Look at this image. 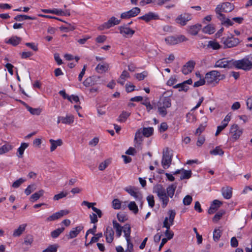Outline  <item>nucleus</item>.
I'll use <instances>...</instances> for the list:
<instances>
[{
	"instance_id": "nucleus-59",
	"label": "nucleus",
	"mask_w": 252,
	"mask_h": 252,
	"mask_svg": "<svg viewBox=\"0 0 252 252\" xmlns=\"http://www.w3.org/2000/svg\"><path fill=\"white\" fill-rule=\"evenodd\" d=\"M148 75V73L147 71H143L140 73H136L135 75V77L139 81L143 80L145 77H146Z\"/></svg>"
},
{
	"instance_id": "nucleus-17",
	"label": "nucleus",
	"mask_w": 252,
	"mask_h": 252,
	"mask_svg": "<svg viewBox=\"0 0 252 252\" xmlns=\"http://www.w3.org/2000/svg\"><path fill=\"white\" fill-rule=\"evenodd\" d=\"M69 213V211L67 210H62L60 211L56 212L55 213H54L51 216L48 217L46 219L47 221H54L55 220H57L62 217H63L64 215H66L68 214Z\"/></svg>"
},
{
	"instance_id": "nucleus-41",
	"label": "nucleus",
	"mask_w": 252,
	"mask_h": 252,
	"mask_svg": "<svg viewBox=\"0 0 252 252\" xmlns=\"http://www.w3.org/2000/svg\"><path fill=\"white\" fill-rule=\"evenodd\" d=\"M64 230V227L59 228L51 233V236L53 238H56L59 236V235L63 232Z\"/></svg>"
},
{
	"instance_id": "nucleus-24",
	"label": "nucleus",
	"mask_w": 252,
	"mask_h": 252,
	"mask_svg": "<svg viewBox=\"0 0 252 252\" xmlns=\"http://www.w3.org/2000/svg\"><path fill=\"white\" fill-rule=\"evenodd\" d=\"M49 142L51 144V152H53L56 150L58 146H61L63 144V141L60 139L57 140H54L52 139H51L49 140Z\"/></svg>"
},
{
	"instance_id": "nucleus-29",
	"label": "nucleus",
	"mask_w": 252,
	"mask_h": 252,
	"mask_svg": "<svg viewBox=\"0 0 252 252\" xmlns=\"http://www.w3.org/2000/svg\"><path fill=\"white\" fill-rule=\"evenodd\" d=\"M108 68L109 64L106 63H103V64H98L96 66L95 69L98 73H102L103 72H106L108 70Z\"/></svg>"
},
{
	"instance_id": "nucleus-58",
	"label": "nucleus",
	"mask_w": 252,
	"mask_h": 252,
	"mask_svg": "<svg viewBox=\"0 0 252 252\" xmlns=\"http://www.w3.org/2000/svg\"><path fill=\"white\" fill-rule=\"evenodd\" d=\"M33 241V237L32 235H27L24 239V244L27 246L31 245Z\"/></svg>"
},
{
	"instance_id": "nucleus-36",
	"label": "nucleus",
	"mask_w": 252,
	"mask_h": 252,
	"mask_svg": "<svg viewBox=\"0 0 252 252\" xmlns=\"http://www.w3.org/2000/svg\"><path fill=\"white\" fill-rule=\"evenodd\" d=\"M41 10L45 13H52L58 15H62L63 13V11L56 8L53 9H42Z\"/></svg>"
},
{
	"instance_id": "nucleus-25",
	"label": "nucleus",
	"mask_w": 252,
	"mask_h": 252,
	"mask_svg": "<svg viewBox=\"0 0 252 252\" xmlns=\"http://www.w3.org/2000/svg\"><path fill=\"white\" fill-rule=\"evenodd\" d=\"M158 17V15L155 14V13L153 12H149L147 14H146L145 15L140 17L139 18L140 19L143 20L145 21L146 22H149L152 19H156Z\"/></svg>"
},
{
	"instance_id": "nucleus-38",
	"label": "nucleus",
	"mask_w": 252,
	"mask_h": 252,
	"mask_svg": "<svg viewBox=\"0 0 252 252\" xmlns=\"http://www.w3.org/2000/svg\"><path fill=\"white\" fill-rule=\"evenodd\" d=\"M14 19L18 21H22L27 19L35 20L36 18L34 17H31L26 15H18L15 17Z\"/></svg>"
},
{
	"instance_id": "nucleus-60",
	"label": "nucleus",
	"mask_w": 252,
	"mask_h": 252,
	"mask_svg": "<svg viewBox=\"0 0 252 252\" xmlns=\"http://www.w3.org/2000/svg\"><path fill=\"white\" fill-rule=\"evenodd\" d=\"M192 201V198L190 195H187L183 199V202L185 205H189Z\"/></svg>"
},
{
	"instance_id": "nucleus-47",
	"label": "nucleus",
	"mask_w": 252,
	"mask_h": 252,
	"mask_svg": "<svg viewBox=\"0 0 252 252\" xmlns=\"http://www.w3.org/2000/svg\"><path fill=\"white\" fill-rule=\"evenodd\" d=\"M225 213V211L224 210H220L214 216L213 221L215 222H218Z\"/></svg>"
},
{
	"instance_id": "nucleus-23",
	"label": "nucleus",
	"mask_w": 252,
	"mask_h": 252,
	"mask_svg": "<svg viewBox=\"0 0 252 252\" xmlns=\"http://www.w3.org/2000/svg\"><path fill=\"white\" fill-rule=\"evenodd\" d=\"M232 189L229 187L222 188L221 189L222 194L223 197L226 199H230L232 196Z\"/></svg>"
},
{
	"instance_id": "nucleus-45",
	"label": "nucleus",
	"mask_w": 252,
	"mask_h": 252,
	"mask_svg": "<svg viewBox=\"0 0 252 252\" xmlns=\"http://www.w3.org/2000/svg\"><path fill=\"white\" fill-rule=\"evenodd\" d=\"M28 147V144L26 143H22L21 146L18 149L19 158H22L25 150Z\"/></svg>"
},
{
	"instance_id": "nucleus-1",
	"label": "nucleus",
	"mask_w": 252,
	"mask_h": 252,
	"mask_svg": "<svg viewBox=\"0 0 252 252\" xmlns=\"http://www.w3.org/2000/svg\"><path fill=\"white\" fill-rule=\"evenodd\" d=\"M158 112L162 117H165L167 113V109L171 107V99L168 96H162L158 101Z\"/></svg>"
},
{
	"instance_id": "nucleus-42",
	"label": "nucleus",
	"mask_w": 252,
	"mask_h": 252,
	"mask_svg": "<svg viewBox=\"0 0 252 252\" xmlns=\"http://www.w3.org/2000/svg\"><path fill=\"white\" fill-rule=\"evenodd\" d=\"M217 18L221 21L222 24L227 26H231L233 24V23L229 19L226 18L224 15H223V17Z\"/></svg>"
},
{
	"instance_id": "nucleus-62",
	"label": "nucleus",
	"mask_w": 252,
	"mask_h": 252,
	"mask_svg": "<svg viewBox=\"0 0 252 252\" xmlns=\"http://www.w3.org/2000/svg\"><path fill=\"white\" fill-rule=\"evenodd\" d=\"M147 200L150 207L153 208L155 205L154 197L153 195H150L147 197Z\"/></svg>"
},
{
	"instance_id": "nucleus-61",
	"label": "nucleus",
	"mask_w": 252,
	"mask_h": 252,
	"mask_svg": "<svg viewBox=\"0 0 252 252\" xmlns=\"http://www.w3.org/2000/svg\"><path fill=\"white\" fill-rule=\"evenodd\" d=\"M25 181V180L23 179V178H21L19 179L18 180L15 181L13 182L12 184V187L14 188H17L23 184Z\"/></svg>"
},
{
	"instance_id": "nucleus-56",
	"label": "nucleus",
	"mask_w": 252,
	"mask_h": 252,
	"mask_svg": "<svg viewBox=\"0 0 252 252\" xmlns=\"http://www.w3.org/2000/svg\"><path fill=\"white\" fill-rule=\"evenodd\" d=\"M94 235L95 236L92 238L90 242L89 243V244H92L94 243L97 242L99 240V239L103 236L101 232L95 234Z\"/></svg>"
},
{
	"instance_id": "nucleus-37",
	"label": "nucleus",
	"mask_w": 252,
	"mask_h": 252,
	"mask_svg": "<svg viewBox=\"0 0 252 252\" xmlns=\"http://www.w3.org/2000/svg\"><path fill=\"white\" fill-rule=\"evenodd\" d=\"M208 48H212L214 50H218L220 48V44L216 41L210 40L208 42L207 45Z\"/></svg>"
},
{
	"instance_id": "nucleus-44",
	"label": "nucleus",
	"mask_w": 252,
	"mask_h": 252,
	"mask_svg": "<svg viewBox=\"0 0 252 252\" xmlns=\"http://www.w3.org/2000/svg\"><path fill=\"white\" fill-rule=\"evenodd\" d=\"M62 123L64 124H70L74 121V117L72 115H68L66 117H62Z\"/></svg>"
},
{
	"instance_id": "nucleus-6",
	"label": "nucleus",
	"mask_w": 252,
	"mask_h": 252,
	"mask_svg": "<svg viewBox=\"0 0 252 252\" xmlns=\"http://www.w3.org/2000/svg\"><path fill=\"white\" fill-rule=\"evenodd\" d=\"M188 40V38L182 34L169 36L165 38L166 43L171 45L177 44Z\"/></svg>"
},
{
	"instance_id": "nucleus-40",
	"label": "nucleus",
	"mask_w": 252,
	"mask_h": 252,
	"mask_svg": "<svg viewBox=\"0 0 252 252\" xmlns=\"http://www.w3.org/2000/svg\"><path fill=\"white\" fill-rule=\"evenodd\" d=\"M111 159L110 158H108L104 160L100 163L98 166V169L100 171H103L105 170L107 166L111 163Z\"/></svg>"
},
{
	"instance_id": "nucleus-18",
	"label": "nucleus",
	"mask_w": 252,
	"mask_h": 252,
	"mask_svg": "<svg viewBox=\"0 0 252 252\" xmlns=\"http://www.w3.org/2000/svg\"><path fill=\"white\" fill-rule=\"evenodd\" d=\"M195 64V62L193 61H189L188 62L183 66L182 71L183 74L187 75L190 73L194 68Z\"/></svg>"
},
{
	"instance_id": "nucleus-8",
	"label": "nucleus",
	"mask_w": 252,
	"mask_h": 252,
	"mask_svg": "<svg viewBox=\"0 0 252 252\" xmlns=\"http://www.w3.org/2000/svg\"><path fill=\"white\" fill-rule=\"evenodd\" d=\"M169 218L166 217L163 222V227L166 229H170V227L173 224L174 220L176 215L174 210H171L168 212Z\"/></svg>"
},
{
	"instance_id": "nucleus-7",
	"label": "nucleus",
	"mask_w": 252,
	"mask_h": 252,
	"mask_svg": "<svg viewBox=\"0 0 252 252\" xmlns=\"http://www.w3.org/2000/svg\"><path fill=\"white\" fill-rule=\"evenodd\" d=\"M221 42L224 45V48H232L236 46L240 43L238 38L231 36L223 37L221 39Z\"/></svg>"
},
{
	"instance_id": "nucleus-22",
	"label": "nucleus",
	"mask_w": 252,
	"mask_h": 252,
	"mask_svg": "<svg viewBox=\"0 0 252 252\" xmlns=\"http://www.w3.org/2000/svg\"><path fill=\"white\" fill-rule=\"evenodd\" d=\"M120 23V20H118L115 17H112L107 22L104 24V27L109 29L115 25H118Z\"/></svg>"
},
{
	"instance_id": "nucleus-54",
	"label": "nucleus",
	"mask_w": 252,
	"mask_h": 252,
	"mask_svg": "<svg viewBox=\"0 0 252 252\" xmlns=\"http://www.w3.org/2000/svg\"><path fill=\"white\" fill-rule=\"evenodd\" d=\"M58 246L57 245H52L49 246L47 249L43 250L42 252H57Z\"/></svg>"
},
{
	"instance_id": "nucleus-13",
	"label": "nucleus",
	"mask_w": 252,
	"mask_h": 252,
	"mask_svg": "<svg viewBox=\"0 0 252 252\" xmlns=\"http://www.w3.org/2000/svg\"><path fill=\"white\" fill-rule=\"evenodd\" d=\"M232 64V60H228L226 58H223L217 61L214 65V67L231 69Z\"/></svg>"
},
{
	"instance_id": "nucleus-9",
	"label": "nucleus",
	"mask_w": 252,
	"mask_h": 252,
	"mask_svg": "<svg viewBox=\"0 0 252 252\" xmlns=\"http://www.w3.org/2000/svg\"><path fill=\"white\" fill-rule=\"evenodd\" d=\"M192 19L190 14L188 13H184L179 15L176 19V22L181 26H185L187 22Z\"/></svg>"
},
{
	"instance_id": "nucleus-39",
	"label": "nucleus",
	"mask_w": 252,
	"mask_h": 252,
	"mask_svg": "<svg viewBox=\"0 0 252 252\" xmlns=\"http://www.w3.org/2000/svg\"><path fill=\"white\" fill-rule=\"evenodd\" d=\"M129 210L134 214H136L138 212V208L134 201H130L127 206Z\"/></svg>"
},
{
	"instance_id": "nucleus-3",
	"label": "nucleus",
	"mask_w": 252,
	"mask_h": 252,
	"mask_svg": "<svg viewBox=\"0 0 252 252\" xmlns=\"http://www.w3.org/2000/svg\"><path fill=\"white\" fill-rule=\"evenodd\" d=\"M154 192L157 194L159 200L161 201L162 207L165 208L169 200V197L167 195L165 189L161 185L158 184L154 187Z\"/></svg>"
},
{
	"instance_id": "nucleus-31",
	"label": "nucleus",
	"mask_w": 252,
	"mask_h": 252,
	"mask_svg": "<svg viewBox=\"0 0 252 252\" xmlns=\"http://www.w3.org/2000/svg\"><path fill=\"white\" fill-rule=\"evenodd\" d=\"M176 189V185L174 184H172L170 186H169L167 189H166V193L167 195L170 198H172L174 193Z\"/></svg>"
},
{
	"instance_id": "nucleus-16",
	"label": "nucleus",
	"mask_w": 252,
	"mask_h": 252,
	"mask_svg": "<svg viewBox=\"0 0 252 252\" xmlns=\"http://www.w3.org/2000/svg\"><path fill=\"white\" fill-rule=\"evenodd\" d=\"M84 229L82 225H79L76 227L73 228L65 236L68 240L73 239L76 237L81 231Z\"/></svg>"
},
{
	"instance_id": "nucleus-48",
	"label": "nucleus",
	"mask_w": 252,
	"mask_h": 252,
	"mask_svg": "<svg viewBox=\"0 0 252 252\" xmlns=\"http://www.w3.org/2000/svg\"><path fill=\"white\" fill-rule=\"evenodd\" d=\"M27 108L32 115H39L41 112L40 108H32L29 106H27Z\"/></svg>"
},
{
	"instance_id": "nucleus-12",
	"label": "nucleus",
	"mask_w": 252,
	"mask_h": 252,
	"mask_svg": "<svg viewBox=\"0 0 252 252\" xmlns=\"http://www.w3.org/2000/svg\"><path fill=\"white\" fill-rule=\"evenodd\" d=\"M172 156L170 155L168 149L163 151L161 164L163 168L167 169L169 167L172 161Z\"/></svg>"
},
{
	"instance_id": "nucleus-19",
	"label": "nucleus",
	"mask_w": 252,
	"mask_h": 252,
	"mask_svg": "<svg viewBox=\"0 0 252 252\" xmlns=\"http://www.w3.org/2000/svg\"><path fill=\"white\" fill-rule=\"evenodd\" d=\"M114 232L110 227L106 228V230L104 232V235L106 237V240L107 243H111L114 239Z\"/></svg>"
},
{
	"instance_id": "nucleus-27",
	"label": "nucleus",
	"mask_w": 252,
	"mask_h": 252,
	"mask_svg": "<svg viewBox=\"0 0 252 252\" xmlns=\"http://www.w3.org/2000/svg\"><path fill=\"white\" fill-rule=\"evenodd\" d=\"M21 41V38L18 37L17 36H13L11 38H10L7 41H5V42L7 44H9L15 46L18 45Z\"/></svg>"
},
{
	"instance_id": "nucleus-53",
	"label": "nucleus",
	"mask_w": 252,
	"mask_h": 252,
	"mask_svg": "<svg viewBox=\"0 0 252 252\" xmlns=\"http://www.w3.org/2000/svg\"><path fill=\"white\" fill-rule=\"evenodd\" d=\"M67 194L68 193L67 192L62 191L59 194L55 195L53 197V200L55 201L59 200L60 199L66 197Z\"/></svg>"
},
{
	"instance_id": "nucleus-11",
	"label": "nucleus",
	"mask_w": 252,
	"mask_h": 252,
	"mask_svg": "<svg viewBox=\"0 0 252 252\" xmlns=\"http://www.w3.org/2000/svg\"><path fill=\"white\" fill-rule=\"evenodd\" d=\"M101 83L100 78L98 76H92L86 78L83 82V85L86 87H91Z\"/></svg>"
},
{
	"instance_id": "nucleus-2",
	"label": "nucleus",
	"mask_w": 252,
	"mask_h": 252,
	"mask_svg": "<svg viewBox=\"0 0 252 252\" xmlns=\"http://www.w3.org/2000/svg\"><path fill=\"white\" fill-rule=\"evenodd\" d=\"M224 78V75L220 74V72L217 70H212L207 73L205 77L206 84L212 85H215L219 83L220 80Z\"/></svg>"
},
{
	"instance_id": "nucleus-14",
	"label": "nucleus",
	"mask_w": 252,
	"mask_h": 252,
	"mask_svg": "<svg viewBox=\"0 0 252 252\" xmlns=\"http://www.w3.org/2000/svg\"><path fill=\"white\" fill-rule=\"evenodd\" d=\"M230 132L232 135V138L236 140L242 135L243 129L240 128L238 125L233 124L230 127Z\"/></svg>"
},
{
	"instance_id": "nucleus-52",
	"label": "nucleus",
	"mask_w": 252,
	"mask_h": 252,
	"mask_svg": "<svg viewBox=\"0 0 252 252\" xmlns=\"http://www.w3.org/2000/svg\"><path fill=\"white\" fill-rule=\"evenodd\" d=\"M35 189L36 185L35 184H32L28 186L27 189L25 190V193L27 195H29Z\"/></svg>"
},
{
	"instance_id": "nucleus-46",
	"label": "nucleus",
	"mask_w": 252,
	"mask_h": 252,
	"mask_svg": "<svg viewBox=\"0 0 252 252\" xmlns=\"http://www.w3.org/2000/svg\"><path fill=\"white\" fill-rule=\"evenodd\" d=\"M174 88H179V91L180 92L184 91L185 92H187L189 88V87L187 85H186L184 82L176 85L174 86Z\"/></svg>"
},
{
	"instance_id": "nucleus-51",
	"label": "nucleus",
	"mask_w": 252,
	"mask_h": 252,
	"mask_svg": "<svg viewBox=\"0 0 252 252\" xmlns=\"http://www.w3.org/2000/svg\"><path fill=\"white\" fill-rule=\"evenodd\" d=\"M129 115L130 113L127 112H123V113L119 117L118 121L120 122H124L129 116Z\"/></svg>"
},
{
	"instance_id": "nucleus-5",
	"label": "nucleus",
	"mask_w": 252,
	"mask_h": 252,
	"mask_svg": "<svg viewBox=\"0 0 252 252\" xmlns=\"http://www.w3.org/2000/svg\"><path fill=\"white\" fill-rule=\"evenodd\" d=\"M234 9V5L228 2H223L217 6L215 12L217 17H223L224 15L222 12H230Z\"/></svg>"
},
{
	"instance_id": "nucleus-35",
	"label": "nucleus",
	"mask_w": 252,
	"mask_h": 252,
	"mask_svg": "<svg viewBox=\"0 0 252 252\" xmlns=\"http://www.w3.org/2000/svg\"><path fill=\"white\" fill-rule=\"evenodd\" d=\"M12 149V146L9 143H6L0 147V155L6 153Z\"/></svg>"
},
{
	"instance_id": "nucleus-21",
	"label": "nucleus",
	"mask_w": 252,
	"mask_h": 252,
	"mask_svg": "<svg viewBox=\"0 0 252 252\" xmlns=\"http://www.w3.org/2000/svg\"><path fill=\"white\" fill-rule=\"evenodd\" d=\"M119 29L120 32L123 35L131 36L135 32L134 30L125 26L120 27Z\"/></svg>"
},
{
	"instance_id": "nucleus-28",
	"label": "nucleus",
	"mask_w": 252,
	"mask_h": 252,
	"mask_svg": "<svg viewBox=\"0 0 252 252\" xmlns=\"http://www.w3.org/2000/svg\"><path fill=\"white\" fill-rule=\"evenodd\" d=\"M27 224H22L18 227V228L15 229L13 233V236L19 237L20 236L23 232L25 230L27 226Z\"/></svg>"
},
{
	"instance_id": "nucleus-10",
	"label": "nucleus",
	"mask_w": 252,
	"mask_h": 252,
	"mask_svg": "<svg viewBox=\"0 0 252 252\" xmlns=\"http://www.w3.org/2000/svg\"><path fill=\"white\" fill-rule=\"evenodd\" d=\"M124 189L131 196L134 197L136 201H141L142 195L140 192L137 190V189L135 187L128 186L125 188Z\"/></svg>"
},
{
	"instance_id": "nucleus-32",
	"label": "nucleus",
	"mask_w": 252,
	"mask_h": 252,
	"mask_svg": "<svg viewBox=\"0 0 252 252\" xmlns=\"http://www.w3.org/2000/svg\"><path fill=\"white\" fill-rule=\"evenodd\" d=\"M44 193V191L43 189H40L38 192L34 193L30 197L31 200L32 202L37 200L40 197L43 196Z\"/></svg>"
},
{
	"instance_id": "nucleus-43",
	"label": "nucleus",
	"mask_w": 252,
	"mask_h": 252,
	"mask_svg": "<svg viewBox=\"0 0 252 252\" xmlns=\"http://www.w3.org/2000/svg\"><path fill=\"white\" fill-rule=\"evenodd\" d=\"M182 174L180 176V180L188 179H189L191 176V171L190 170H185L184 169H182Z\"/></svg>"
},
{
	"instance_id": "nucleus-49",
	"label": "nucleus",
	"mask_w": 252,
	"mask_h": 252,
	"mask_svg": "<svg viewBox=\"0 0 252 252\" xmlns=\"http://www.w3.org/2000/svg\"><path fill=\"white\" fill-rule=\"evenodd\" d=\"M210 154L213 155L222 156L224 154L223 150L219 146H217L216 148L210 152Z\"/></svg>"
},
{
	"instance_id": "nucleus-20",
	"label": "nucleus",
	"mask_w": 252,
	"mask_h": 252,
	"mask_svg": "<svg viewBox=\"0 0 252 252\" xmlns=\"http://www.w3.org/2000/svg\"><path fill=\"white\" fill-rule=\"evenodd\" d=\"M201 25L200 24H196L194 25L190 26L188 28V32L192 35H196L198 33L201 29Z\"/></svg>"
},
{
	"instance_id": "nucleus-50",
	"label": "nucleus",
	"mask_w": 252,
	"mask_h": 252,
	"mask_svg": "<svg viewBox=\"0 0 252 252\" xmlns=\"http://www.w3.org/2000/svg\"><path fill=\"white\" fill-rule=\"evenodd\" d=\"M221 235V231L219 229H215L213 232V239L217 242L219 240Z\"/></svg>"
},
{
	"instance_id": "nucleus-30",
	"label": "nucleus",
	"mask_w": 252,
	"mask_h": 252,
	"mask_svg": "<svg viewBox=\"0 0 252 252\" xmlns=\"http://www.w3.org/2000/svg\"><path fill=\"white\" fill-rule=\"evenodd\" d=\"M141 132L143 136L149 137L153 135L154 132V128L152 127H144L141 129Z\"/></svg>"
},
{
	"instance_id": "nucleus-55",
	"label": "nucleus",
	"mask_w": 252,
	"mask_h": 252,
	"mask_svg": "<svg viewBox=\"0 0 252 252\" xmlns=\"http://www.w3.org/2000/svg\"><path fill=\"white\" fill-rule=\"evenodd\" d=\"M112 207L114 209L118 210L121 207V202L118 199H114L112 201Z\"/></svg>"
},
{
	"instance_id": "nucleus-64",
	"label": "nucleus",
	"mask_w": 252,
	"mask_h": 252,
	"mask_svg": "<svg viewBox=\"0 0 252 252\" xmlns=\"http://www.w3.org/2000/svg\"><path fill=\"white\" fill-rule=\"evenodd\" d=\"M117 218L119 221L124 222L127 219L126 216L122 213H118L117 214Z\"/></svg>"
},
{
	"instance_id": "nucleus-26",
	"label": "nucleus",
	"mask_w": 252,
	"mask_h": 252,
	"mask_svg": "<svg viewBox=\"0 0 252 252\" xmlns=\"http://www.w3.org/2000/svg\"><path fill=\"white\" fill-rule=\"evenodd\" d=\"M112 223L113 228L116 230V236L119 238L122 235L123 227L116 220H113Z\"/></svg>"
},
{
	"instance_id": "nucleus-34",
	"label": "nucleus",
	"mask_w": 252,
	"mask_h": 252,
	"mask_svg": "<svg viewBox=\"0 0 252 252\" xmlns=\"http://www.w3.org/2000/svg\"><path fill=\"white\" fill-rule=\"evenodd\" d=\"M202 32L204 33L211 34L215 32V29L213 25L209 24L203 28Z\"/></svg>"
},
{
	"instance_id": "nucleus-33",
	"label": "nucleus",
	"mask_w": 252,
	"mask_h": 252,
	"mask_svg": "<svg viewBox=\"0 0 252 252\" xmlns=\"http://www.w3.org/2000/svg\"><path fill=\"white\" fill-rule=\"evenodd\" d=\"M124 233V236L126 238H130V233H131V227L129 224H126L123 227V230Z\"/></svg>"
},
{
	"instance_id": "nucleus-15",
	"label": "nucleus",
	"mask_w": 252,
	"mask_h": 252,
	"mask_svg": "<svg viewBox=\"0 0 252 252\" xmlns=\"http://www.w3.org/2000/svg\"><path fill=\"white\" fill-rule=\"evenodd\" d=\"M140 12V9L135 7L129 11L122 13L121 14L122 19H126L136 16Z\"/></svg>"
},
{
	"instance_id": "nucleus-63",
	"label": "nucleus",
	"mask_w": 252,
	"mask_h": 252,
	"mask_svg": "<svg viewBox=\"0 0 252 252\" xmlns=\"http://www.w3.org/2000/svg\"><path fill=\"white\" fill-rule=\"evenodd\" d=\"M165 235L166 237L165 238L167 239V241L170 240L173 238L174 236V232L170 230V229H166L165 232Z\"/></svg>"
},
{
	"instance_id": "nucleus-4",
	"label": "nucleus",
	"mask_w": 252,
	"mask_h": 252,
	"mask_svg": "<svg viewBox=\"0 0 252 252\" xmlns=\"http://www.w3.org/2000/svg\"><path fill=\"white\" fill-rule=\"evenodd\" d=\"M232 68H236L245 71L250 70L252 68V62L246 58L239 60L232 59Z\"/></svg>"
},
{
	"instance_id": "nucleus-57",
	"label": "nucleus",
	"mask_w": 252,
	"mask_h": 252,
	"mask_svg": "<svg viewBox=\"0 0 252 252\" xmlns=\"http://www.w3.org/2000/svg\"><path fill=\"white\" fill-rule=\"evenodd\" d=\"M231 117V113H229L225 117V118L221 122V125H222L225 128L227 126L229 122L230 121Z\"/></svg>"
}]
</instances>
